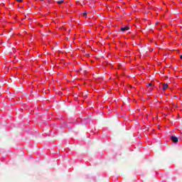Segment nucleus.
Segmentation results:
<instances>
[{"mask_svg": "<svg viewBox=\"0 0 182 182\" xmlns=\"http://www.w3.org/2000/svg\"><path fill=\"white\" fill-rule=\"evenodd\" d=\"M171 140H172L173 143H178V138L176 136H171Z\"/></svg>", "mask_w": 182, "mask_h": 182, "instance_id": "1", "label": "nucleus"}, {"mask_svg": "<svg viewBox=\"0 0 182 182\" xmlns=\"http://www.w3.org/2000/svg\"><path fill=\"white\" fill-rule=\"evenodd\" d=\"M129 29H130V27H129V26L121 28L122 32H124L125 31H129Z\"/></svg>", "mask_w": 182, "mask_h": 182, "instance_id": "2", "label": "nucleus"}, {"mask_svg": "<svg viewBox=\"0 0 182 182\" xmlns=\"http://www.w3.org/2000/svg\"><path fill=\"white\" fill-rule=\"evenodd\" d=\"M168 87V85H167V84L163 85V90H164V92H165V90H167Z\"/></svg>", "mask_w": 182, "mask_h": 182, "instance_id": "3", "label": "nucleus"}, {"mask_svg": "<svg viewBox=\"0 0 182 182\" xmlns=\"http://www.w3.org/2000/svg\"><path fill=\"white\" fill-rule=\"evenodd\" d=\"M57 4H63V0L57 1Z\"/></svg>", "mask_w": 182, "mask_h": 182, "instance_id": "4", "label": "nucleus"}, {"mask_svg": "<svg viewBox=\"0 0 182 182\" xmlns=\"http://www.w3.org/2000/svg\"><path fill=\"white\" fill-rule=\"evenodd\" d=\"M83 16H87V12L85 11V13H83Z\"/></svg>", "mask_w": 182, "mask_h": 182, "instance_id": "5", "label": "nucleus"}, {"mask_svg": "<svg viewBox=\"0 0 182 182\" xmlns=\"http://www.w3.org/2000/svg\"><path fill=\"white\" fill-rule=\"evenodd\" d=\"M148 86L151 87V86H154V84H151V83H148Z\"/></svg>", "mask_w": 182, "mask_h": 182, "instance_id": "6", "label": "nucleus"}, {"mask_svg": "<svg viewBox=\"0 0 182 182\" xmlns=\"http://www.w3.org/2000/svg\"><path fill=\"white\" fill-rule=\"evenodd\" d=\"M17 2H22L23 0H16Z\"/></svg>", "mask_w": 182, "mask_h": 182, "instance_id": "7", "label": "nucleus"}, {"mask_svg": "<svg viewBox=\"0 0 182 182\" xmlns=\"http://www.w3.org/2000/svg\"><path fill=\"white\" fill-rule=\"evenodd\" d=\"M149 90H151V87L149 88Z\"/></svg>", "mask_w": 182, "mask_h": 182, "instance_id": "8", "label": "nucleus"}, {"mask_svg": "<svg viewBox=\"0 0 182 182\" xmlns=\"http://www.w3.org/2000/svg\"><path fill=\"white\" fill-rule=\"evenodd\" d=\"M42 2H43V0H41Z\"/></svg>", "mask_w": 182, "mask_h": 182, "instance_id": "9", "label": "nucleus"}]
</instances>
